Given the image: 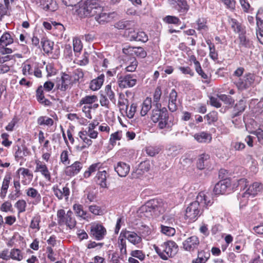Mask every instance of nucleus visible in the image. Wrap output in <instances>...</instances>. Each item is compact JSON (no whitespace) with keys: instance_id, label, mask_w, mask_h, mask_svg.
<instances>
[{"instance_id":"1","label":"nucleus","mask_w":263,"mask_h":263,"mask_svg":"<svg viewBox=\"0 0 263 263\" xmlns=\"http://www.w3.org/2000/svg\"><path fill=\"white\" fill-rule=\"evenodd\" d=\"M213 203L212 199L209 193L200 192L196 201L192 202L186 209L185 217L190 221H195L199 215L200 206L207 208Z\"/></svg>"},{"instance_id":"2","label":"nucleus","mask_w":263,"mask_h":263,"mask_svg":"<svg viewBox=\"0 0 263 263\" xmlns=\"http://www.w3.org/2000/svg\"><path fill=\"white\" fill-rule=\"evenodd\" d=\"M101 7L98 0H87L80 7L78 13L81 16L95 17L101 12Z\"/></svg>"},{"instance_id":"3","label":"nucleus","mask_w":263,"mask_h":263,"mask_svg":"<svg viewBox=\"0 0 263 263\" xmlns=\"http://www.w3.org/2000/svg\"><path fill=\"white\" fill-rule=\"evenodd\" d=\"M151 119L154 123H158L160 129L169 128L171 125L168 123V116L167 109L165 107L161 109H153Z\"/></svg>"},{"instance_id":"4","label":"nucleus","mask_w":263,"mask_h":263,"mask_svg":"<svg viewBox=\"0 0 263 263\" xmlns=\"http://www.w3.org/2000/svg\"><path fill=\"white\" fill-rule=\"evenodd\" d=\"M178 246L173 241L164 242L160 247H155V249L159 256L163 260L173 257L177 252Z\"/></svg>"},{"instance_id":"5","label":"nucleus","mask_w":263,"mask_h":263,"mask_svg":"<svg viewBox=\"0 0 263 263\" xmlns=\"http://www.w3.org/2000/svg\"><path fill=\"white\" fill-rule=\"evenodd\" d=\"M57 216L59 226L66 225L70 229L75 227L77 222L71 211L69 210L66 213L64 210L60 209L57 211Z\"/></svg>"},{"instance_id":"6","label":"nucleus","mask_w":263,"mask_h":263,"mask_svg":"<svg viewBox=\"0 0 263 263\" xmlns=\"http://www.w3.org/2000/svg\"><path fill=\"white\" fill-rule=\"evenodd\" d=\"M255 76L253 73H246L241 77L239 78L235 84L238 90L243 91L251 87L254 83Z\"/></svg>"},{"instance_id":"7","label":"nucleus","mask_w":263,"mask_h":263,"mask_svg":"<svg viewBox=\"0 0 263 263\" xmlns=\"http://www.w3.org/2000/svg\"><path fill=\"white\" fill-rule=\"evenodd\" d=\"M136 77L133 74H127L124 76H118V83L121 88H127L134 87L137 83Z\"/></svg>"},{"instance_id":"8","label":"nucleus","mask_w":263,"mask_h":263,"mask_svg":"<svg viewBox=\"0 0 263 263\" xmlns=\"http://www.w3.org/2000/svg\"><path fill=\"white\" fill-rule=\"evenodd\" d=\"M262 189V185L257 182H255L250 184L247 189L246 191L241 195L242 198L244 200H247L248 198L250 197H254L258 193L261 192Z\"/></svg>"},{"instance_id":"9","label":"nucleus","mask_w":263,"mask_h":263,"mask_svg":"<svg viewBox=\"0 0 263 263\" xmlns=\"http://www.w3.org/2000/svg\"><path fill=\"white\" fill-rule=\"evenodd\" d=\"M158 201L153 199L146 202L145 204L141 208V211L144 213L145 216L150 217L152 216L156 211L158 210Z\"/></svg>"},{"instance_id":"10","label":"nucleus","mask_w":263,"mask_h":263,"mask_svg":"<svg viewBox=\"0 0 263 263\" xmlns=\"http://www.w3.org/2000/svg\"><path fill=\"white\" fill-rule=\"evenodd\" d=\"M72 83L71 77L65 73H62L60 78H57L56 79V86L61 91H66Z\"/></svg>"},{"instance_id":"11","label":"nucleus","mask_w":263,"mask_h":263,"mask_svg":"<svg viewBox=\"0 0 263 263\" xmlns=\"http://www.w3.org/2000/svg\"><path fill=\"white\" fill-rule=\"evenodd\" d=\"M199 243L198 238L196 236H192L183 241V247L185 250L193 252L197 249Z\"/></svg>"},{"instance_id":"12","label":"nucleus","mask_w":263,"mask_h":263,"mask_svg":"<svg viewBox=\"0 0 263 263\" xmlns=\"http://www.w3.org/2000/svg\"><path fill=\"white\" fill-rule=\"evenodd\" d=\"M106 233L105 228L101 224H93L91 226L90 234L98 240L102 239Z\"/></svg>"},{"instance_id":"13","label":"nucleus","mask_w":263,"mask_h":263,"mask_svg":"<svg viewBox=\"0 0 263 263\" xmlns=\"http://www.w3.org/2000/svg\"><path fill=\"white\" fill-rule=\"evenodd\" d=\"M117 15L115 12L107 13L101 7V12L97 13L95 18L99 24H104L112 20Z\"/></svg>"},{"instance_id":"14","label":"nucleus","mask_w":263,"mask_h":263,"mask_svg":"<svg viewBox=\"0 0 263 263\" xmlns=\"http://www.w3.org/2000/svg\"><path fill=\"white\" fill-rule=\"evenodd\" d=\"M121 235H122L124 238L127 239L129 242L135 246H137L142 242L141 236L135 232L129 231H122Z\"/></svg>"},{"instance_id":"15","label":"nucleus","mask_w":263,"mask_h":263,"mask_svg":"<svg viewBox=\"0 0 263 263\" xmlns=\"http://www.w3.org/2000/svg\"><path fill=\"white\" fill-rule=\"evenodd\" d=\"M35 172L40 173L47 180L50 181L51 180L50 173L46 165L39 160H35Z\"/></svg>"},{"instance_id":"16","label":"nucleus","mask_w":263,"mask_h":263,"mask_svg":"<svg viewBox=\"0 0 263 263\" xmlns=\"http://www.w3.org/2000/svg\"><path fill=\"white\" fill-rule=\"evenodd\" d=\"M231 186L230 180L224 179L217 183L213 190V192L216 195L224 194L227 189Z\"/></svg>"},{"instance_id":"17","label":"nucleus","mask_w":263,"mask_h":263,"mask_svg":"<svg viewBox=\"0 0 263 263\" xmlns=\"http://www.w3.org/2000/svg\"><path fill=\"white\" fill-rule=\"evenodd\" d=\"M27 197L32 200V204L37 205L40 203L42 200V197L38 191L32 187H29L25 191Z\"/></svg>"},{"instance_id":"18","label":"nucleus","mask_w":263,"mask_h":263,"mask_svg":"<svg viewBox=\"0 0 263 263\" xmlns=\"http://www.w3.org/2000/svg\"><path fill=\"white\" fill-rule=\"evenodd\" d=\"M52 191L54 195L59 200H62L64 197L66 199H68L70 194V190L67 186H65L62 188V190L59 189L57 185H54L52 188Z\"/></svg>"},{"instance_id":"19","label":"nucleus","mask_w":263,"mask_h":263,"mask_svg":"<svg viewBox=\"0 0 263 263\" xmlns=\"http://www.w3.org/2000/svg\"><path fill=\"white\" fill-rule=\"evenodd\" d=\"M108 177L109 174L106 171H98L96 176L97 184L102 188H107V178Z\"/></svg>"},{"instance_id":"20","label":"nucleus","mask_w":263,"mask_h":263,"mask_svg":"<svg viewBox=\"0 0 263 263\" xmlns=\"http://www.w3.org/2000/svg\"><path fill=\"white\" fill-rule=\"evenodd\" d=\"M114 170L120 177H124L128 174L130 166L128 164L120 161L114 166Z\"/></svg>"},{"instance_id":"21","label":"nucleus","mask_w":263,"mask_h":263,"mask_svg":"<svg viewBox=\"0 0 263 263\" xmlns=\"http://www.w3.org/2000/svg\"><path fill=\"white\" fill-rule=\"evenodd\" d=\"M83 164L79 161H76L65 170V174L68 176H73L78 174L82 168Z\"/></svg>"},{"instance_id":"22","label":"nucleus","mask_w":263,"mask_h":263,"mask_svg":"<svg viewBox=\"0 0 263 263\" xmlns=\"http://www.w3.org/2000/svg\"><path fill=\"white\" fill-rule=\"evenodd\" d=\"M177 98V93L175 89H172L170 93L169 102L168 107L172 112H174L177 109L176 100Z\"/></svg>"},{"instance_id":"23","label":"nucleus","mask_w":263,"mask_h":263,"mask_svg":"<svg viewBox=\"0 0 263 263\" xmlns=\"http://www.w3.org/2000/svg\"><path fill=\"white\" fill-rule=\"evenodd\" d=\"M194 137L199 143L210 142L212 140L211 135L204 132L195 134Z\"/></svg>"},{"instance_id":"24","label":"nucleus","mask_w":263,"mask_h":263,"mask_svg":"<svg viewBox=\"0 0 263 263\" xmlns=\"http://www.w3.org/2000/svg\"><path fill=\"white\" fill-rule=\"evenodd\" d=\"M11 179V177L10 174L6 175L4 178L0 194V196L3 199L6 196Z\"/></svg>"},{"instance_id":"25","label":"nucleus","mask_w":263,"mask_h":263,"mask_svg":"<svg viewBox=\"0 0 263 263\" xmlns=\"http://www.w3.org/2000/svg\"><path fill=\"white\" fill-rule=\"evenodd\" d=\"M104 80V75L101 74L96 79L92 80L90 83V88L93 90H97L102 86Z\"/></svg>"},{"instance_id":"26","label":"nucleus","mask_w":263,"mask_h":263,"mask_svg":"<svg viewBox=\"0 0 263 263\" xmlns=\"http://www.w3.org/2000/svg\"><path fill=\"white\" fill-rule=\"evenodd\" d=\"M140 115L141 116H145L152 108V101L151 98H147L140 105Z\"/></svg>"},{"instance_id":"27","label":"nucleus","mask_w":263,"mask_h":263,"mask_svg":"<svg viewBox=\"0 0 263 263\" xmlns=\"http://www.w3.org/2000/svg\"><path fill=\"white\" fill-rule=\"evenodd\" d=\"M41 5L43 9L46 11H54L58 8L57 3L54 0H45Z\"/></svg>"},{"instance_id":"28","label":"nucleus","mask_w":263,"mask_h":263,"mask_svg":"<svg viewBox=\"0 0 263 263\" xmlns=\"http://www.w3.org/2000/svg\"><path fill=\"white\" fill-rule=\"evenodd\" d=\"M228 21L234 32L241 34L243 33V29L240 24L236 19L229 17Z\"/></svg>"},{"instance_id":"29","label":"nucleus","mask_w":263,"mask_h":263,"mask_svg":"<svg viewBox=\"0 0 263 263\" xmlns=\"http://www.w3.org/2000/svg\"><path fill=\"white\" fill-rule=\"evenodd\" d=\"M102 167V164L100 162L96 163L91 164L88 168L83 174V176L85 178H89L92 173L96 172L97 171H99L100 169Z\"/></svg>"},{"instance_id":"30","label":"nucleus","mask_w":263,"mask_h":263,"mask_svg":"<svg viewBox=\"0 0 263 263\" xmlns=\"http://www.w3.org/2000/svg\"><path fill=\"white\" fill-rule=\"evenodd\" d=\"M73 210L77 216L82 218L83 219H86L88 217L86 211H84L83 206L80 204H74L73 205Z\"/></svg>"},{"instance_id":"31","label":"nucleus","mask_w":263,"mask_h":263,"mask_svg":"<svg viewBox=\"0 0 263 263\" xmlns=\"http://www.w3.org/2000/svg\"><path fill=\"white\" fill-rule=\"evenodd\" d=\"M13 42V36L7 32L4 33L0 38V46H8Z\"/></svg>"},{"instance_id":"32","label":"nucleus","mask_w":263,"mask_h":263,"mask_svg":"<svg viewBox=\"0 0 263 263\" xmlns=\"http://www.w3.org/2000/svg\"><path fill=\"white\" fill-rule=\"evenodd\" d=\"M129 49L130 51L132 52V53L139 58H144L147 55V52L142 47H130L129 48Z\"/></svg>"},{"instance_id":"33","label":"nucleus","mask_w":263,"mask_h":263,"mask_svg":"<svg viewBox=\"0 0 263 263\" xmlns=\"http://www.w3.org/2000/svg\"><path fill=\"white\" fill-rule=\"evenodd\" d=\"M131 40L146 42L148 40L147 35L143 31L134 33L130 35Z\"/></svg>"},{"instance_id":"34","label":"nucleus","mask_w":263,"mask_h":263,"mask_svg":"<svg viewBox=\"0 0 263 263\" xmlns=\"http://www.w3.org/2000/svg\"><path fill=\"white\" fill-rule=\"evenodd\" d=\"M37 123L40 125H46L48 126H51L53 125V120L46 116H41L38 118Z\"/></svg>"},{"instance_id":"35","label":"nucleus","mask_w":263,"mask_h":263,"mask_svg":"<svg viewBox=\"0 0 263 263\" xmlns=\"http://www.w3.org/2000/svg\"><path fill=\"white\" fill-rule=\"evenodd\" d=\"M161 232L163 234L168 236H174L176 233L175 229L171 226L161 224Z\"/></svg>"},{"instance_id":"36","label":"nucleus","mask_w":263,"mask_h":263,"mask_svg":"<svg viewBox=\"0 0 263 263\" xmlns=\"http://www.w3.org/2000/svg\"><path fill=\"white\" fill-rule=\"evenodd\" d=\"M10 258L13 260L21 261L23 258V253L18 249H12L10 251Z\"/></svg>"},{"instance_id":"37","label":"nucleus","mask_w":263,"mask_h":263,"mask_svg":"<svg viewBox=\"0 0 263 263\" xmlns=\"http://www.w3.org/2000/svg\"><path fill=\"white\" fill-rule=\"evenodd\" d=\"M125 239L126 238H124V237H123L122 235H121L120 234L118 238V243L120 252L123 255H126L127 254L126 242Z\"/></svg>"},{"instance_id":"38","label":"nucleus","mask_w":263,"mask_h":263,"mask_svg":"<svg viewBox=\"0 0 263 263\" xmlns=\"http://www.w3.org/2000/svg\"><path fill=\"white\" fill-rule=\"evenodd\" d=\"M98 100V98L95 95L86 96L81 99L80 104H91Z\"/></svg>"},{"instance_id":"39","label":"nucleus","mask_w":263,"mask_h":263,"mask_svg":"<svg viewBox=\"0 0 263 263\" xmlns=\"http://www.w3.org/2000/svg\"><path fill=\"white\" fill-rule=\"evenodd\" d=\"M152 230L151 228L147 226H142L140 229V236L141 238H143L146 240H148L150 239V235L151 234Z\"/></svg>"},{"instance_id":"40","label":"nucleus","mask_w":263,"mask_h":263,"mask_svg":"<svg viewBox=\"0 0 263 263\" xmlns=\"http://www.w3.org/2000/svg\"><path fill=\"white\" fill-rule=\"evenodd\" d=\"M41 43L42 46L43 50L46 53H49L51 51L53 48V43L49 40L42 39Z\"/></svg>"},{"instance_id":"41","label":"nucleus","mask_w":263,"mask_h":263,"mask_svg":"<svg viewBox=\"0 0 263 263\" xmlns=\"http://www.w3.org/2000/svg\"><path fill=\"white\" fill-rule=\"evenodd\" d=\"M246 107V102L243 100H240L234 106L235 116L238 115L239 113L243 112Z\"/></svg>"},{"instance_id":"42","label":"nucleus","mask_w":263,"mask_h":263,"mask_svg":"<svg viewBox=\"0 0 263 263\" xmlns=\"http://www.w3.org/2000/svg\"><path fill=\"white\" fill-rule=\"evenodd\" d=\"M210 257V253L209 251L205 252L203 250L198 251L197 259L203 263H205Z\"/></svg>"},{"instance_id":"43","label":"nucleus","mask_w":263,"mask_h":263,"mask_svg":"<svg viewBox=\"0 0 263 263\" xmlns=\"http://www.w3.org/2000/svg\"><path fill=\"white\" fill-rule=\"evenodd\" d=\"M209 158V156L206 154H202L198 159L197 166L199 170H203L204 168V163Z\"/></svg>"},{"instance_id":"44","label":"nucleus","mask_w":263,"mask_h":263,"mask_svg":"<svg viewBox=\"0 0 263 263\" xmlns=\"http://www.w3.org/2000/svg\"><path fill=\"white\" fill-rule=\"evenodd\" d=\"M78 135L84 144H87V146H90L92 144V141L88 138L87 131L79 132Z\"/></svg>"},{"instance_id":"45","label":"nucleus","mask_w":263,"mask_h":263,"mask_svg":"<svg viewBox=\"0 0 263 263\" xmlns=\"http://www.w3.org/2000/svg\"><path fill=\"white\" fill-rule=\"evenodd\" d=\"M84 76V73L82 69H77L73 71L71 79H73L72 82L76 83L78 82L80 79H82Z\"/></svg>"},{"instance_id":"46","label":"nucleus","mask_w":263,"mask_h":263,"mask_svg":"<svg viewBox=\"0 0 263 263\" xmlns=\"http://www.w3.org/2000/svg\"><path fill=\"white\" fill-rule=\"evenodd\" d=\"M256 26L260 29L263 28V9H259L256 14Z\"/></svg>"},{"instance_id":"47","label":"nucleus","mask_w":263,"mask_h":263,"mask_svg":"<svg viewBox=\"0 0 263 263\" xmlns=\"http://www.w3.org/2000/svg\"><path fill=\"white\" fill-rule=\"evenodd\" d=\"M130 21L121 20L116 23L114 25L115 28L118 29H124L128 28L130 26Z\"/></svg>"},{"instance_id":"48","label":"nucleus","mask_w":263,"mask_h":263,"mask_svg":"<svg viewBox=\"0 0 263 263\" xmlns=\"http://www.w3.org/2000/svg\"><path fill=\"white\" fill-rule=\"evenodd\" d=\"M26 205V202L23 199L18 200L14 205L15 207L17 209L18 213L25 212Z\"/></svg>"},{"instance_id":"49","label":"nucleus","mask_w":263,"mask_h":263,"mask_svg":"<svg viewBox=\"0 0 263 263\" xmlns=\"http://www.w3.org/2000/svg\"><path fill=\"white\" fill-rule=\"evenodd\" d=\"M104 93L105 94V96L108 97L111 101L114 102L115 101V93L111 90L110 85H107L106 86L104 90Z\"/></svg>"},{"instance_id":"50","label":"nucleus","mask_w":263,"mask_h":263,"mask_svg":"<svg viewBox=\"0 0 263 263\" xmlns=\"http://www.w3.org/2000/svg\"><path fill=\"white\" fill-rule=\"evenodd\" d=\"M130 255L131 256L137 258L140 260H143L145 257V254L141 250H135L131 251Z\"/></svg>"},{"instance_id":"51","label":"nucleus","mask_w":263,"mask_h":263,"mask_svg":"<svg viewBox=\"0 0 263 263\" xmlns=\"http://www.w3.org/2000/svg\"><path fill=\"white\" fill-rule=\"evenodd\" d=\"M36 98L39 102L45 104H46V101H48L44 97L42 86L39 87L36 90Z\"/></svg>"},{"instance_id":"52","label":"nucleus","mask_w":263,"mask_h":263,"mask_svg":"<svg viewBox=\"0 0 263 263\" xmlns=\"http://www.w3.org/2000/svg\"><path fill=\"white\" fill-rule=\"evenodd\" d=\"M40 220L41 217L39 215H36L33 217L31 221L30 227L32 229H37V230H39V223L40 222Z\"/></svg>"},{"instance_id":"53","label":"nucleus","mask_w":263,"mask_h":263,"mask_svg":"<svg viewBox=\"0 0 263 263\" xmlns=\"http://www.w3.org/2000/svg\"><path fill=\"white\" fill-rule=\"evenodd\" d=\"M130 62L129 65L126 67V70L128 72H133L135 71L138 66V61L134 58L130 59Z\"/></svg>"},{"instance_id":"54","label":"nucleus","mask_w":263,"mask_h":263,"mask_svg":"<svg viewBox=\"0 0 263 263\" xmlns=\"http://www.w3.org/2000/svg\"><path fill=\"white\" fill-rule=\"evenodd\" d=\"M73 47L74 52H79L82 49L81 41L77 38L73 40Z\"/></svg>"},{"instance_id":"55","label":"nucleus","mask_w":263,"mask_h":263,"mask_svg":"<svg viewBox=\"0 0 263 263\" xmlns=\"http://www.w3.org/2000/svg\"><path fill=\"white\" fill-rule=\"evenodd\" d=\"M137 110V105L135 103L131 104L129 109L128 110L126 109V116L129 118L132 119L134 117Z\"/></svg>"},{"instance_id":"56","label":"nucleus","mask_w":263,"mask_h":263,"mask_svg":"<svg viewBox=\"0 0 263 263\" xmlns=\"http://www.w3.org/2000/svg\"><path fill=\"white\" fill-rule=\"evenodd\" d=\"M164 21L168 24H178L180 22L179 19L175 16L167 15L164 18Z\"/></svg>"},{"instance_id":"57","label":"nucleus","mask_w":263,"mask_h":263,"mask_svg":"<svg viewBox=\"0 0 263 263\" xmlns=\"http://www.w3.org/2000/svg\"><path fill=\"white\" fill-rule=\"evenodd\" d=\"M239 3L243 12L248 13L251 9V6L248 0H239Z\"/></svg>"},{"instance_id":"58","label":"nucleus","mask_w":263,"mask_h":263,"mask_svg":"<svg viewBox=\"0 0 263 263\" xmlns=\"http://www.w3.org/2000/svg\"><path fill=\"white\" fill-rule=\"evenodd\" d=\"M22 72L24 76L32 74L33 72L31 70V65L27 63H23L22 65Z\"/></svg>"},{"instance_id":"59","label":"nucleus","mask_w":263,"mask_h":263,"mask_svg":"<svg viewBox=\"0 0 263 263\" xmlns=\"http://www.w3.org/2000/svg\"><path fill=\"white\" fill-rule=\"evenodd\" d=\"M121 138V132H117L110 135V142L112 145L116 143L117 140H119Z\"/></svg>"},{"instance_id":"60","label":"nucleus","mask_w":263,"mask_h":263,"mask_svg":"<svg viewBox=\"0 0 263 263\" xmlns=\"http://www.w3.org/2000/svg\"><path fill=\"white\" fill-rule=\"evenodd\" d=\"M223 3L226 5L227 8L231 11L235 10L236 2L235 0H224Z\"/></svg>"},{"instance_id":"61","label":"nucleus","mask_w":263,"mask_h":263,"mask_svg":"<svg viewBox=\"0 0 263 263\" xmlns=\"http://www.w3.org/2000/svg\"><path fill=\"white\" fill-rule=\"evenodd\" d=\"M210 57L214 61H216L218 59V53L216 51L214 45H210Z\"/></svg>"},{"instance_id":"62","label":"nucleus","mask_w":263,"mask_h":263,"mask_svg":"<svg viewBox=\"0 0 263 263\" xmlns=\"http://www.w3.org/2000/svg\"><path fill=\"white\" fill-rule=\"evenodd\" d=\"M175 222V219L173 217L169 216H163L162 223L161 224H165L168 226H171L173 225V223Z\"/></svg>"},{"instance_id":"63","label":"nucleus","mask_w":263,"mask_h":263,"mask_svg":"<svg viewBox=\"0 0 263 263\" xmlns=\"http://www.w3.org/2000/svg\"><path fill=\"white\" fill-rule=\"evenodd\" d=\"M61 161L64 164H69V160L68 159V152L67 151H63L60 155Z\"/></svg>"},{"instance_id":"64","label":"nucleus","mask_w":263,"mask_h":263,"mask_svg":"<svg viewBox=\"0 0 263 263\" xmlns=\"http://www.w3.org/2000/svg\"><path fill=\"white\" fill-rule=\"evenodd\" d=\"M178 5L183 11H187L189 9V6L186 0H176Z\"/></svg>"}]
</instances>
